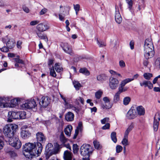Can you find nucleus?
<instances>
[{"label": "nucleus", "instance_id": "nucleus-56", "mask_svg": "<svg viewBox=\"0 0 160 160\" xmlns=\"http://www.w3.org/2000/svg\"><path fill=\"white\" fill-rule=\"evenodd\" d=\"M103 100L105 103L110 104V100L108 97H104L103 98Z\"/></svg>", "mask_w": 160, "mask_h": 160}, {"label": "nucleus", "instance_id": "nucleus-23", "mask_svg": "<svg viewBox=\"0 0 160 160\" xmlns=\"http://www.w3.org/2000/svg\"><path fill=\"white\" fill-rule=\"evenodd\" d=\"M74 114L73 113L69 112H68L65 116V120H73Z\"/></svg>", "mask_w": 160, "mask_h": 160}, {"label": "nucleus", "instance_id": "nucleus-10", "mask_svg": "<svg viewBox=\"0 0 160 160\" xmlns=\"http://www.w3.org/2000/svg\"><path fill=\"white\" fill-rule=\"evenodd\" d=\"M36 138L37 141L36 143H40L42 145V143H44L46 140L44 134L41 132H38L36 134Z\"/></svg>", "mask_w": 160, "mask_h": 160}, {"label": "nucleus", "instance_id": "nucleus-34", "mask_svg": "<svg viewBox=\"0 0 160 160\" xmlns=\"http://www.w3.org/2000/svg\"><path fill=\"white\" fill-rule=\"evenodd\" d=\"M60 140L61 141L63 144L67 142L68 139L66 138L64 136L63 133H61L60 137Z\"/></svg>", "mask_w": 160, "mask_h": 160}, {"label": "nucleus", "instance_id": "nucleus-40", "mask_svg": "<svg viewBox=\"0 0 160 160\" xmlns=\"http://www.w3.org/2000/svg\"><path fill=\"white\" fill-rule=\"evenodd\" d=\"M50 74L51 76L53 77H55L56 76V74L53 66L50 68Z\"/></svg>", "mask_w": 160, "mask_h": 160}, {"label": "nucleus", "instance_id": "nucleus-9", "mask_svg": "<svg viewBox=\"0 0 160 160\" xmlns=\"http://www.w3.org/2000/svg\"><path fill=\"white\" fill-rule=\"evenodd\" d=\"M138 116L136 110L133 107H132L131 109L126 114V117L128 119H132Z\"/></svg>", "mask_w": 160, "mask_h": 160}, {"label": "nucleus", "instance_id": "nucleus-46", "mask_svg": "<svg viewBox=\"0 0 160 160\" xmlns=\"http://www.w3.org/2000/svg\"><path fill=\"white\" fill-rule=\"evenodd\" d=\"M97 43L99 46L100 47H103L105 46V43L102 41H99L98 38H97Z\"/></svg>", "mask_w": 160, "mask_h": 160}, {"label": "nucleus", "instance_id": "nucleus-48", "mask_svg": "<svg viewBox=\"0 0 160 160\" xmlns=\"http://www.w3.org/2000/svg\"><path fill=\"white\" fill-rule=\"evenodd\" d=\"M18 100L17 98H15L11 100V102L13 105V107L15 106L18 103Z\"/></svg>", "mask_w": 160, "mask_h": 160}, {"label": "nucleus", "instance_id": "nucleus-17", "mask_svg": "<svg viewBox=\"0 0 160 160\" xmlns=\"http://www.w3.org/2000/svg\"><path fill=\"white\" fill-rule=\"evenodd\" d=\"M144 51V56L146 59H148L152 57L154 53V51Z\"/></svg>", "mask_w": 160, "mask_h": 160}, {"label": "nucleus", "instance_id": "nucleus-26", "mask_svg": "<svg viewBox=\"0 0 160 160\" xmlns=\"http://www.w3.org/2000/svg\"><path fill=\"white\" fill-rule=\"evenodd\" d=\"M53 154L54 153L52 151H47L46 150L45 154L46 159L47 160L48 159L49 157Z\"/></svg>", "mask_w": 160, "mask_h": 160}, {"label": "nucleus", "instance_id": "nucleus-37", "mask_svg": "<svg viewBox=\"0 0 160 160\" xmlns=\"http://www.w3.org/2000/svg\"><path fill=\"white\" fill-rule=\"evenodd\" d=\"M128 137H126L125 136H124V138L123 139L122 143L123 145L125 147L128 145Z\"/></svg>", "mask_w": 160, "mask_h": 160}, {"label": "nucleus", "instance_id": "nucleus-5", "mask_svg": "<svg viewBox=\"0 0 160 160\" xmlns=\"http://www.w3.org/2000/svg\"><path fill=\"white\" fill-rule=\"evenodd\" d=\"M37 100L39 102L41 109L46 108L50 103L51 99L48 96H42L39 99L37 98Z\"/></svg>", "mask_w": 160, "mask_h": 160}, {"label": "nucleus", "instance_id": "nucleus-50", "mask_svg": "<svg viewBox=\"0 0 160 160\" xmlns=\"http://www.w3.org/2000/svg\"><path fill=\"white\" fill-rule=\"evenodd\" d=\"M122 150V147L120 145H118L116 147V151L118 153L120 152Z\"/></svg>", "mask_w": 160, "mask_h": 160}, {"label": "nucleus", "instance_id": "nucleus-25", "mask_svg": "<svg viewBox=\"0 0 160 160\" xmlns=\"http://www.w3.org/2000/svg\"><path fill=\"white\" fill-rule=\"evenodd\" d=\"M73 84L77 90H78L82 86L80 83L78 81H74L73 82Z\"/></svg>", "mask_w": 160, "mask_h": 160}, {"label": "nucleus", "instance_id": "nucleus-31", "mask_svg": "<svg viewBox=\"0 0 160 160\" xmlns=\"http://www.w3.org/2000/svg\"><path fill=\"white\" fill-rule=\"evenodd\" d=\"M80 102L83 104L84 103V99L82 98L79 97L76 99L75 103L78 105H79Z\"/></svg>", "mask_w": 160, "mask_h": 160}, {"label": "nucleus", "instance_id": "nucleus-55", "mask_svg": "<svg viewBox=\"0 0 160 160\" xmlns=\"http://www.w3.org/2000/svg\"><path fill=\"white\" fill-rule=\"evenodd\" d=\"M74 8L75 11H79L80 10V6L78 4L76 5L74 4Z\"/></svg>", "mask_w": 160, "mask_h": 160}, {"label": "nucleus", "instance_id": "nucleus-28", "mask_svg": "<svg viewBox=\"0 0 160 160\" xmlns=\"http://www.w3.org/2000/svg\"><path fill=\"white\" fill-rule=\"evenodd\" d=\"M132 80L129 78L126 79L121 82L120 86L123 87L127 83L132 81Z\"/></svg>", "mask_w": 160, "mask_h": 160}, {"label": "nucleus", "instance_id": "nucleus-27", "mask_svg": "<svg viewBox=\"0 0 160 160\" xmlns=\"http://www.w3.org/2000/svg\"><path fill=\"white\" fill-rule=\"evenodd\" d=\"M111 137L112 140L114 143H116L117 140L116 137V133L115 132H113L111 133Z\"/></svg>", "mask_w": 160, "mask_h": 160}, {"label": "nucleus", "instance_id": "nucleus-52", "mask_svg": "<svg viewBox=\"0 0 160 160\" xmlns=\"http://www.w3.org/2000/svg\"><path fill=\"white\" fill-rule=\"evenodd\" d=\"M8 48L6 46H3L2 48H0V50L2 52H7L8 51Z\"/></svg>", "mask_w": 160, "mask_h": 160}, {"label": "nucleus", "instance_id": "nucleus-36", "mask_svg": "<svg viewBox=\"0 0 160 160\" xmlns=\"http://www.w3.org/2000/svg\"><path fill=\"white\" fill-rule=\"evenodd\" d=\"M159 122L158 121H154L153 127L154 131H157L158 127Z\"/></svg>", "mask_w": 160, "mask_h": 160}, {"label": "nucleus", "instance_id": "nucleus-59", "mask_svg": "<svg viewBox=\"0 0 160 160\" xmlns=\"http://www.w3.org/2000/svg\"><path fill=\"white\" fill-rule=\"evenodd\" d=\"M39 21H33L30 22V25L31 26H34L38 24Z\"/></svg>", "mask_w": 160, "mask_h": 160}, {"label": "nucleus", "instance_id": "nucleus-14", "mask_svg": "<svg viewBox=\"0 0 160 160\" xmlns=\"http://www.w3.org/2000/svg\"><path fill=\"white\" fill-rule=\"evenodd\" d=\"M140 84L141 86H144L145 87H147L150 89H152L153 87L152 84L149 81H144L142 82H140Z\"/></svg>", "mask_w": 160, "mask_h": 160}, {"label": "nucleus", "instance_id": "nucleus-16", "mask_svg": "<svg viewBox=\"0 0 160 160\" xmlns=\"http://www.w3.org/2000/svg\"><path fill=\"white\" fill-rule=\"evenodd\" d=\"M138 115L143 116L145 114V110L142 106H139L136 108Z\"/></svg>", "mask_w": 160, "mask_h": 160}, {"label": "nucleus", "instance_id": "nucleus-12", "mask_svg": "<svg viewBox=\"0 0 160 160\" xmlns=\"http://www.w3.org/2000/svg\"><path fill=\"white\" fill-rule=\"evenodd\" d=\"M62 47L63 50L66 53L70 55H72L73 54L72 48L68 43H64L63 46H62Z\"/></svg>", "mask_w": 160, "mask_h": 160}, {"label": "nucleus", "instance_id": "nucleus-61", "mask_svg": "<svg viewBox=\"0 0 160 160\" xmlns=\"http://www.w3.org/2000/svg\"><path fill=\"white\" fill-rule=\"evenodd\" d=\"M60 148V146L59 144L56 143L54 145V149L57 151H58Z\"/></svg>", "mask_w": 160, "mask_h": 160}, {"label": "nucleus", "instance_id": "nucleus-58", "mask_svg": "<svg viewBox=\"0 0 160 160\" xmlns=\"http://www.w3.org/2000/svg\"><path fill=\"white\" fill-rule=\"evenodd\" d=\"M22 44V41H18L17 42V47L19 49H21V45Z\"/></svg>", "mask_w": 160, "mask_h": 160}, {"label": "nucleus", "instance_id": "nucleus-35", "mask_svg": "<svg viewBox=\"0 0 160 160\" xmlns=\"http://www.w3.org/2000/svg\"><path fill=\"white\" fill-rule=\"evenodd\" d=\"M55 70L57 72H60L62 71V68L61 67L59 63H56L55 65Z\"/></svg>", "mask_w": 160, "mask_h": 160}, {"label": "nucleus", "instance_id": "nucleus-20", "mask_svg": "<svg viewBox=\"0 0 160 160\" xmlns=\"http://www.w3.org/2000/svg\"><path fill=\"white\" fill-rule=\"evenodd\" d=\"M79 72L86 76H88L90 73L86 68H81L79 70Z\"/></svg>", "mask_w": 160, "mask_h": 160}, {"label": "nucleus", "instance_id": "nucleus-19", "mask_svg": "<svg viewBox=\"0 0 160 160\" xmlns=\"http://www.w3.org/2000/svg\"><path fill=\"white\" fill-rule=\"evenodd\" d=\"M115 17L116 22L118 23H120L122 21V18L118 10L117 11H116V13Z\"/></svg>", "mask_w": 160, "mask_h": 160}, {"label": "nucleus", "instance_id": "nucleus-7", "mask_svg": "<svg viewBox=\"0 0 160 160\" xmlns=\"http://www.w3.org/2000/svg\"><path fill=\"white\" fill-rule=\"evenodd\" d=\"M29 129L27 125H23L22 127L20 134L21 137L22 138L27 139L31 136V133L29 131Z\"/></svg>", "mask_w": 160, "mask_h": 160}, {"label": "nucleus", "instance_id": "nucleus-13", "mask_svg": "<svg viewBox=\"0 0 160 160\" xmlns=\"http://www.w3.org/2000/svg\"><path fill=\"white\" fill-rule=\"evenodd\" d=\"M49 28L48 25L43 23H41L38 24L37 26V29L38 31L36 32H42L46 31Z\"/></svg>", "mask_w": 160, "mask_h": 160}, {"label": "nucleus", "instance_id": "nucleus-3", "mask_svg": "<svg viewBox=\"0 0 160 160\" xmlns=\"http://www.w3.org/2000/svg\"><path fill=\"white\" fill-rule=\"evenodd\" d=\"M91 146L86 144H83L80 148V153L82 156L85 157L83 158L82 160H90V154L92 153Z\"/></svg>", "mask_w": 160, "mask_h": 160}, {"label": "nucleus", "instance_id": "nucleus-22", "mask_svg": "<svg viewBox=\"0 0 160 160\" xmlns=\"http://www.w3.org/2000/svg\"><path fill=\"white\" fill-rule=\"evenodd\" d=\"M38 37L41 39H43L46 42H48V38L46 35L42 34L41 32H36Z\"/></svg>", "mask_w": 160, "mask_h": 160}, {"label": "nucleus", "instance_id": "nucleus-47", "mask_svg": "<svg viewBox=\"0 0 160 160\" xmlns=\"http://www.w3.org/2000/svg\"><path fill=\"white\" fill-rule=\"evenodd\" d=\"M82 129V122H80L78 124V126L77 127L76 130H77L78 131H81Z\"/></svg>", "mask_w": 160, "mask_h": 160}, {"label": "nucleus", "instance_id": "nucleus-8", "mask_svg": "<svg viewBox=\"0 0 160 160\" xmlns=\"http://www.w3.org/2000/svg\"><path fill=\"white\" fill-rule=\"evenodd\" d=\"M144 48V51H154L153 43L150 39H147L145 40Z\"/></svg>", "mask_w": 160, "mask_h": 160}, {"label": "nucleus", "instance_id": "nucleus-38", "mask_svg": "<svg viewBox=\"0 0 160 160\" xmlns=\"http://www.w3.org/2000/svg\"><path fill=\"white\" fill-rule=\"evenodd\" d=\"M143 77L146 79L149 80L152 77V75L151 73H145L144 74Z\"/></svg>", "mask_w": 160, "mask_h": 160}, {"label": "nucleus", "instance_id": "nucleus-24", "mask_svg": "<svg viewBox=\"0 0 160 160\" xmlns=\"http://www.w3.org/2000/svg\"><path fill=\"white\" fill-rule=\"evenodd\" d=\"M97 79L98 81L102 82L106 80L107 79V76L105 74H100L97 76Z\"/></svg>", "mask_w": 160, "mask_h": 160}, {"label": "nucleus", "instance_id": "nucleus-57", "mask_svg": "<svg viewBox=\"0 0 160 160\" xmlns=\"http://www.w3.org/2000/svg\"><path fill=\"white\" fill-rule=\"evenodd\" d=\"M119 65L121 68H124L125 66L124 62L122 60H120L119 62Z\"/></svg>", "mask_w": 160, "mask_h": 160}, {"label": "nucleus", "instance_id": "nucleus-32", "mask_svg": "<svg viewBox=\"0 0 160 160\" xmlns=\"http://www.w3.org/2000/svg\"><path fill=\"white\" fill-rule=\"evenodd\" d=\"M131 101V98L129 97H125L123 100V103L125 105H128Z\"/></svg>", "mask_w": 160, "mask_h": 160}, {"label": "nucleus", "instance_id": "nucleus-4", "mask_svg": "<svg viewBox=\"0 0 160 160\" xmlns=\"http://www.w3.org/2000/svg\"><path fill=\"white\" fill-rule=\"evenodd\" d=\"M25 112H9L8 113V120H12L13 119H25Z\"/></svg>", "mask_w": 160, "mask_h": 160}, {"label": "nucleus", "instance_id": "nucleus-51", "mask_svg": "<svg viewBox=\"0 0 160 160\" xmlns=\"http://www.w3.org/2000/svg\"><path fill=\"white\" fill-rule=\"evenodd\" d=\"M72 109L75 111V112L78 114L80 113V112L81 111V109L78 107H72Z\"/></svg>", "mask_w": 160, "mask_h": 160}, {"label": "nucleus", "instance_id": "nucleus-1", "mask_svg": "<svg viewBox=\"0 0 160 160\" xmlns=\"http://www.w3.org/2000/svg\"><path fill=\"white\" fill-rule=\"evenodd\" d=\"M18 128V126L16 124L6 125L3 128V132L8 138L9 144L18 149L21 146L22 143L18 136H14L15 133Z\"/></svg>", "mask_w": 160, "mask_h": 160}, {"label": "nucleus", "instance_id": "nucleus-44", "mask_svg": "<svg viewBox=\"0 0 160 160\" xmlns=\"http://www.w3.org/2000/svg\"><path fill=\"white\" fill-rule=\"evenodd\" d=\"M5 103L4 100L1 98H0V107L5 108Z\"/></svg>", "mask_w": 160, "mask_h": 160}, {"label": "nucleus", "instance_id": "nucleus-15", "mask_svg": "<svg viewBox=\"0 0 160 160\" xmlns=\"http://www.w3.org/2000/svg\"><path fill=\"white\" fill-rule=\"evenodd\" d=\"M72 154L71 152L68 150L64 151L63 154V158L64 160H72Z\"/></svg>", "mask_w": 160, "mask_h": 160}, {"label": "nucleus", "instance_id": "nucleus-43", "mask_svg": "<svg viewBox=\"0 0 160 160\" xmlns=\"http://www.w3.org/2000/svg\"><path fill=\"white\" fill-rule=\"evenodd\" d=\"M120 99V94L116 93L115 94L114 98V102L115 103L117 102Z\"/></svg>", "mask_w": 160, "mask_h": 160}, {"label": "nucleus", "instance_id": "nucleus-53", "mask_svg": "<svg viewBox=\"0 0 160 160\" xmlns=\"http://www.w3.org/2000/svg\"><path fill=\"white\" fill-rule=\"evenodd\" d=\"M156 148L158 150L160 149V139H158L156 145Z\"/></svg>", "mask_w": 160, "mask_h": 160}, {"label": "nucleus", "instance_id": "nucleus-60", "mask_svg": "<svg viewBox=\"0 0 160 160\" xmlns=\"http://www.w3.org/2000/svg\"><path fill=\"white\" fill-rule=\"evenodd\" d=\"M47 11V9L46 8L42 9L40 12V14L42 15L45 13Z\"/></svg>", "mask_w": 160, "mask_h": 160}, {"label": "nucleus", "instance_id": "nucleus-42", "mask_svg": "<svg viewBox=\"0 0 160 160\" xmlns=\"http://www.w3.org/2000/svg\"><path fill=\"white\" fill-rule=\"evenodd\" d=\"M53 145L51 143H48L46 147V150L47 151H52Z\"/></svg>", "mask_w": 160, "mask_h": 160}, {"label": "nucleus", "instance_id": "nucleus-41", "mask_svg": "<svg viewBox=\"0 0 160 160\" xmlns=\"http://www.w3.org/2000/svg\"><path fill=\"white\" fill-rule=\"evenodd\" d=\"M14 60L15 61L18 63H21L22 64V66L21 67H24V61L22 60L19 58H14Z\"/></svg>", "mask_w": 160, "mask_h": 160}, {"label": "nucleus", "instance_id": "nucleus-54", "mask_svg": "<svg viewBox=\"0 0 160 160\" xmlns=\"http://www.w3.org/2000/svg\"><path fill=\"white\" fill-rule=\"evenodd\" d=\"M109 128L110 124L108 123H107L102 127V128L103 130H106L109 129Z\"/></svg>", "mask_w": 160, "mask_h": 160}, {"label": "nucleus", "instance_id": "nucleus-2", "mask_svg": "<svg viewBox=\"0 0 160 160\" xmlns=\"http://www.w3.org/2000/svg\"><path fill=\"white\" fill-rule=\"evenodd\" d=\"M42 145L40 143H34L28 142L25 144L23 146V151L28 153L24 154L27 158H32L33 156H39L42 151Z\"/></svg>", "mask_w": 160, "mask_h": 160}, {"label": "nucleus", "instance_id": "nucleus-6", "mask_svg": "<svg viewBox=\"0 0 160 160\" xmlns=\"http://www.w3.org/2000/svg\"><path fill=\"white\" fill-rule=\"evenodd\" d=\"M37 106L36 102L33 99L30 100H27L21 106V108L22 109H31L35 108Z\"/></svg>", "mask_w": 160, "mask_h": 160}, {"label": "nucleus", "instance_id": "nucleus-18", "mask_svg": "<svg viewBox=\"0 0 160 160\" xmlns=\"http://www.w3.org/2000/svg\"><path fill=\"white\" fill-rule=\"evenodd\" d=\"M7 47L9 49H12L15 45V42L13 39H9L6 43Z\"/></svg>", "mask_w": 160, "mask_h": 160}, {"label": "nucleus", "instance_id": "nucleus-11", "mask_svg": "<svg viewBox=\"0 0 160 160\" xmlns=\"http://www.w3.org/2000/svg\"><path fill=\"white\" fill-rule=\"evenodd\" d=\"M119 81L116 78H111L109 81V85L110 88L112 89H115L118 87Z\"/></svg>", "mask_w": 160, "mask_h": 160}, {"label": "nucleus", "instance_id": "nucleus-64", "mask_svg": "<svg viewBox=\"0 0 160 160\" xmlns=\"http://www.w3.org/2000/svg\"><path fill=\"white\" fill-rule=\"evenodd\" d=\"M159 78H160V75L158 76L157 77H155L154 79H153L152 82L153 84H155L158 81V79Z\"/></svg>", "mask_w": 160, "mask_h": 160}, {"label": "nucleus", "instance_id": "nucleus-29", "mask_svg": "<svg viewBox=\"0 0 160 160\" xmlns=\"http://www.w3.org/2000/svg\"><path fill=\"white\" fill-rule=\"evenodd\" d=\"M112 107L111 105L109 103L102 104L101 105V108L102 109H108L111 108Z\"/></svg>", "mask_w": 160, "mask_h": 160}, {"label": "nucleus", "instance_id": "nucleus-49", "mask_svg": "<svg viewBox=\"0 0 160 160\" xmlns=\"http://www.w3.org/2000/svg\"><path fill=\"white\" fill-rule=\"evenodd\" d=\"M8 153L10 157L12 158H14L17 156L16 153L13 151H10Z\"/></svg>", "mask_w": 160, "mask_h": 160}, {"label": "nucleus", "instance_id": "nucleus-62", "mask_svg": "<svg viewBox=\"0 0 160 160\" xmlns=\"http://www.w3.org/2000/svg\"><path fill=\"white\" fill-rule=\"evenodd\" d=\"M22 9L26 13H28L29 12V8L25 6H23Z\"/></svg>", "mask_w": 160, "mask_h": 160}, {"label": "nucleus", "instance_id": "nucleus-39", "mask_svg": "<svg viewBox=\"0 0 160 160\" xmlns=\"http://www.w3.org/2000/svg\"><path fill=\"white\" fill-rule=\"evenodd\" d=\"M102 93L103 92L102 91L100 90L98 91L95 93V96L96 98L98 99H100L101 98Z\"/></svg>", "mask_w": 160, "mask_h": 160}, {"label": "nucleus", "instance_id": "nucleus-33", "mask_svg": "<svg viewBox=\"0 0 160 160\" xmlns=\"http://www.w3.org/2000/svg\"><path fill=\"white\" fill-rule=\"evenodd\" d=\"M126 1L128 5L129 10L131 11L133 4L132 1V0H126Z\"/></svg>", "mask_w": 160, "mask_h": 160}, {"label": "nucleus", "instance_id": "nucleus-30", "mask_svg": "<svg viewBox=\"0 0 160 160\" xmlns=\"http://www.w3.org/2000/svg\"><path fill=\"white\" fill-rule=\"evenodd\" d=\"M93 144L95 148L99 150L102 148V146H101L99 142L97 141H94L93 142Z\"/></svg>", "mask_w": 160, "mask_h": 160}, {"label": "nucleus", "instance_id": "nucleus-45", "mask_svg": "<svg viewBox=\"0 0 160 160\" xmlns=\"http://www.w3.org/2000/svg\"><path fill=\"white\" fill-rule=\"evenodd\" d=\"M78 146L77 144H74L73 145V152L74 153H77L78 151Z\"/></svg>", "mask_w": 160, "mask_h": 160}, {"label": "nucleus", "instance_id": "nucleus-21", "mask_svg": "<svg viewBox=\"0 0 160 160\" xmlns=\"http://www.w3.org/2000/svg\"><path fill=\"white\" fill-rule=\"evenodd\" d=\"M72 127L71 125H68L64 129V132L66 135L70 136L72 130Z\"/></svg>", "mask_w": 160, "mask_h": 160}, {"label": "nucleus", "instance_id": "nucleus-63", "mask_svg": "<svg viewBox=\"0 0 160 160\" xmlns=\"http://www.w3.org/2000/svg\"><path fill=\"white\" fill-rule=\"evenodd\" d=\"M118 89V91L117 93L120 95L121 93L123 92V87H122L121 86H120V87H119Z\"/></svg>", "mask_w": 160, "mask_h": 160}]
</instances>
